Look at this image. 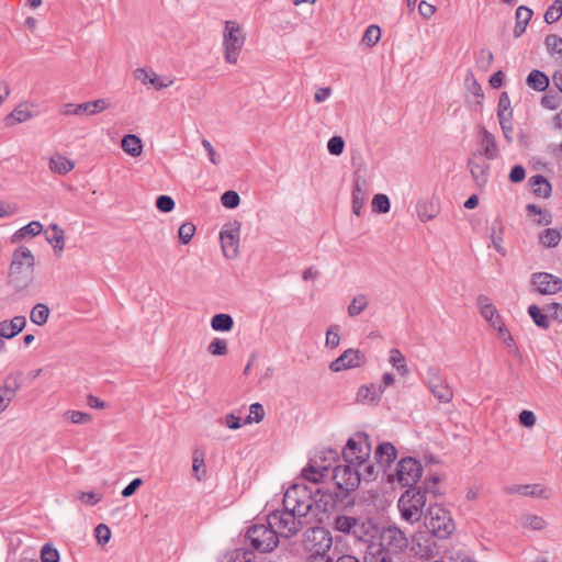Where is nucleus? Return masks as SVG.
<instances>
[{
    "label": "nucleus",
    "mask_w": 562,
    "mask_h": 562,
    "mask_svg": "<svg viewBox=\"0 0 562 562\" xmlns=\"http://www.w3.org/2000/svg\"><path fill=\"white\" fill-rule=\"evenodd\" d=\"M379 533L378 525L370 518L356 519L352 536L363 542H369Z\"/></svg>",
    "instance_id": "20"
},
{
    "label": "nucleus",
    "mask_w": 562,
    "mask_h": 562,
    "mask_svg": "<svg viewBox=\"0 0 562 562\" xmlns=\"http://www.w3.org/2000/svg\"><path fill=\"white\" fill-rule=\"evenodd\" d=\"M156 207L164 213H169L175 209V201L169 195H159L156 199Z\"/></svg>",
    "instance_id": "62"
},
{
    "label": "nucleus",
    "mask_w": 562,
    "mask_h": 562,
    "mask_svg": "<svg viewBox=\"0 0 562 562\" xmlns=\"http://www.w3.org/2000/svg\"><path fill=\"white\" fill-rule=\"evenodd\" d=\"M293 486H301L307 492L311 498L310 516H317L318 513H328L334 510L336 505L341 502L342 497L345 496L337 492H331L329 490H323L319 487L312 490L305 484H293Z\"/></svg>",
    "instance_id": "7"
},
{
    "label": "nucleus",
    "mask_w": 562,
    "mask_h": 562,
    "mask_svg": "<svg viewBox=\"0 0 562 562\" xmlns=\"http://www.w3.org/2000/svg\"><path fill=\"white\" fill-rule=\"evenodd\" d=\"M64 417L68 418L72 424H87L91 420V415L80 411H67Z\"/></svg>",
    "instance_id": "59"
},
{
    "label": "nucleus",
    "mask_w": 562,
    "mask_h": 562,
    "mask_svg": "<svg viewBox=\"0 0 562 562\" xmlns=\"http://www.w3.org/2000/svg\"><path fill=\"white\" fill-rule=\"evenodd\" d=\"M50 234L46 236L47 241L53 246L56 256H60L65 247V232L57 224L49 225Z\"/></svg>",
    "instance_id": "25"
},
{
    "label": "nucleus",
    "mask_w": 562,
    "mask_h": 562,
    "mask_svg": "<svg viewBox=\"0 0 562 562\" xmlns=\"http://www.w3.org/2000/svg\"><path fill=\"white\" fill-rule=\"evenodd\" d=\"M417 216L422 222H428L436 217L437 207L430 201L419 202L416 206Z\"/></svg>",
    "instance_id": "44"
},
{
    "label": "nucleus",
    "mask_w": 562,
    "mask_h": 562,
    "mask_svg": "<svg viewBox=\"0 0 562 562\" xmlns=\"http://www.w3.org/2000/svg\"><path fill=\"white\" fill-rule=\"evenodd\" d=\"M397 451L390 442L380 443L374 452V459L380 468L387 469L396 459Z\"/></svg>",
    "instance_id": "22"
},
{
    "label": "nucleus",
    "mask_w": 562,
    "mask_h": 562,
    "mask_svg": "<svg viewBox=\"0 0 562 562\" xmlns=\"http://www.w3.org/2000/svg\"><path fill=\"white\" fill-rule=\"evenodd\" d=\"M526 82L530 88L539 92L544 91L550 83L548 76L537 69L529 72Z\"/></svg>",
    "instance_id": "32"
},
{
    "label": "nucleus",
    "mask_w": 562,
    "mask_h": 562,
    "mask_svg": "<svg viewBox=\"0 0 562 562\" xmlns=\"http://www.w3.org/2000/svg\"><path fill=\"white\" fill-rule=\"evenodd\" d=\"M476 302L481 315L492 325V322H495L496 317L499 316L496 307L485 295H479Z\"/></svg>",
    "instance_id": "33"
},
{
    "label": "nucleus",
    "mask_w": 562,
    "mask_h": 562,
    "mask_svg": "<svg viewBox=\"0 0 562 562\" xmlns=\"http://www.w3.org/2000/svg\"><path fill=\"white\" fill-rule=\"evenodd\" d=\"M364 355L358 349H347L338 358L330 362L329 369L333 372H339L347 369H353L364 363Z\"/></svg>",
    "instance_id": "17"
},
{
    "label": "nucleus",
    "mask_w": 562,
    "mask_h": 562,
    "mask_svg": "<svg viewBox=\"0 0 562 562\" xmlns=\"http://www.w3.org/2000/svg\"><path fill=\"white\" fill-rule=\"evenodd\" d=\"M363 206H364V192H363L362 183H361L360 179H357L355 181L353 190H352V212L359 216L361 214V210L363 209Z\"/></svg>",
    "instance_id": "40"
},
{
    "label": "nucleus",
    "mask_w": 562,
    "mask_h": 562,
    "mask_svg": "<svg viewBox=\"0 0 562 562\" xmlns=\"http://www.w3.org/2000/svg\"><path fill=\"white\" fill-rule=\"evenodd\" d=\"M10 326V335L20 334L26 326V318L22 315L14 316L11 321H8Z\"/></svg>",
    "instance_id": "64"
},
{
    "label": "nucleus",
    "mask_w": 562,
    "mask_h": 562,
    "mask_svg": "<svg viewBox=\"0 0 562 562\" xmlns=\"http://www.w3.org/2000/svg\"><path fill=\"white\" fill-rule=\"evenodd\" d=\"M207 351L212 356H225L228 352L226 340L221 338H214L207 346Z\"/></svg>",
    "instance_id": "53"
},
{
    "label": "nucleus",
    "mask_w": 562,
    "mask_h": 562,
    "mask_svg": "<svg viewBox=\"0 0 562 562\" xmlns=\"http://www.w3.org/2000/svg\"><path fill=\"white\" fill-rule=\"evenodd\" d=\"M341 453L344 462L356 463L361 467L371 453L369 437L366 434H357L349 438Z\"/></svg>",
    "instance_id": "8"
},
{
    "label": "nucleus",
    "mask_w": 562,
    "mask_h": 562,
    "mask_svg": "<svg viewBox=\"0 0 562 562\" xmlns=\"http://www.w3.org/2000/svg\"><path fill=\"white\" fill-rule=\"evenodd\" d=\"M378 535H380V541L372 544L400 559V554L408 546L405 533L400 528L390 526L383 528Z\"/></svg>",
    "instance_id": "9"
},
{
    "label": "nucleus",
    "mask_w": 562,
    "mask_h": 562,
    "mask_svg": "<svg viewBox=\"0 0 562 562\" xmlns=\"http://www.w3.org/2000/svg\"><path fill=\"white\" fill-rule=\"evenodd\" d=\"M340 342L339 326L331 325L326 331L325 345L329 348H336Z\"/></svg>",
    "instance_id": "58"
},
{
    "label": "nucleus",
    "mask_w": 562,
    "mask_h": 562,
    "mask_svg": "<svg viewBox=\"0 0 562 562\" xmlns=\"http://www.w3.org/2000/svg\"><path fill=\"white\" fill-rule=\"evenodd\" d=\"M345 148V140L341 136H333L327 143V149L330 155L339 156Z\"/></svg>",
    "instance_id": "57"
},
{
    "label": "nucleus",
    "mask_w": 562,
    "mask_h": 562,
    "mask_svg": "<svg viewBox=\"0 0 562 562\" xmlns=\"http://www.w3.org/2000/svg\"><path fill=\"white\" fill-rule=\"evenodd\" d=\"M240 227L238 224H229L220 233L223 254L228 259L238 256Z\"/></svg>",
    "instance_id": "14"
},
{
    "label": "nucleus",
    "mask_w": 562,
    "mask_h": 562,
    "mask_svg": "<svg viewBox=\"0 0 562 562\" xmlns=\"http://www.w3.org/2000/svg\"><path fill=\"white\" fill-rule=\"evenodd\" d=\"M234 326V319L229 314H215L211 319V327L215 331H229Z\"/></svg>",
    "instance_id": "37"
},
{
    "label": "nucleus",
    "mask_w": 562,
    "mask_h": 562,
    "mask_svg": "<svg viewBox=\"0 0 562 562\" xmlns=\"http://www.w3.org/2000/svg\"><path fill=\"white\" fill-rule=\"evenodd\" d=\"M121 147L132 157H138L143 153L142 139L134 134L125 135L121 140Z\"/></svg>",
    "instance_id": "27"
},
{
    "label": "nucleus",
    "mask_w": 562,
    "mask_h": 562,
    "mask_svg": "<svg viewBox=\"0 0 562 562\" xmlns=\"http://www.w3.org/2000/svg\"><path fill=\"white\" fill-rule=\"evenodd\" d=\"M333 479L340 491H355L361 482L360 465L347 462L338 464L333 470Z\"/></svg>",
    "instance_id": "12"
},
{
    "label": "nucleus",
    "mask_w": 562,
    "mask_h": 562,
    "mask_svg": "<svg viewBox=\"0 0 562 562\" xmlns=\"http://www.w3.org/2000/svg\"><path fill=\"white\" fill-rule=\"evenodd\" d=\"M305 547L312 557L324 558L333 544L330 533L323 527H310L304 533Z\"/></svg>",
    "instance_id": "10"
},
{
    "label": "nucleus",
    "mask_w": 562,
    "mask_h": 562,
    "mask_svg": "<svg viewBox=\"0 0 562 562\" xmlns=\"http://www.w3.org/2000/svg\"><path fill=\"white\" fill-rule=\"evenodd\" d=\"M480 146L481 149L475 153L482 154L487 160H494L497 158L498 149L495 136L485 127L480 130Z\"/></svg>",
    "instance_id": "21"
},
{
    "label": "nucleus",
    "mask_w": 562,
    "mask_h": 562,
    "mask_svg": "<svg viewBox=\"0 0 562 562\" xmlns=\"http://www.w3.org/2000/svg\"><path fill=\"white\" fill-rule=\"evenodd\" d=\"M389 362L400 375L405 376L408 374L409 370L406 366L405 357L398 349L394 348L390 350Z\"/></svg>",
    "instance_id": "38"
},
{
    "label": "nucleus",
    "mask_w": 562,
    "mask_h": 562,
    "mask_svg": "<svg viewBox=\"0 0 562 562\" xmlns=\"http://www.w3.org/2000/svg\"><path fill=\"white\" fill-rule=\"evenodd\" d=\"M493 61V54L488 49H481L476 59V65L480 69L486 70Z\"/></svg>",
    "instance_id": "63"
},
{
    "label": "nucleus",
    "mask_w": 562,
    "mask_h": 562,
    "mask_svg": "<svg viewBox=\"0 0 562 562\" xmlns=\"http://www.w3.org/2000/svg\"><path fill=\"white\" fill-rule=\"evenodd\" d=\"M356 519V517L338 515L334 519V528L341 533L352 536Z\"/></svg>",
    "instance_id": "39"
},
{
    "label": "nucleus",
    "mask_w": 562,
    "mask_h": 562,
    "mask_svg": "<svg viewBox=\"0 0 562 562\" xmlns=\"http://www.w3.org/2000/svg\"><path fill=\"white\" fill-rule=\"evenodd\" d=\"M110 106L105 99H97L79 104L66 103L63 105L61 113L65 115H95Z\"/></svg>",
    "instance_id": "16"
},
{
    "label": "nucleus",
    "mask_w": 562,
    "mask_h": 562,
    "mask_svg": "<svg viewBox=\"0 0 562 562\" xmlns=\"http://www.w3.org/2000/svg\"><path fill=\"white\" fill-rule=\"evenodd\" d=\"M381 37V29L378 25H370L367 27L363 36H362V44L368 47H373Z\"/></svg>",
    "instance_id": "47"
},
{
    "label": "nucleus",
    "mask_w": 562,
    "mask_h": 562,
    "mask_svg": "<svg viewBox=\"0 0 562 562\" xmlns=\"http://www.w3.org/2000/svg\"><path fill=\"white\" fill-rule=\"evenodd\" d=\"M524 496L530 497H543L548 498L547 488L541 484H525L522 485V494Z\"/></svg>",
    "instance_id": "52"
},
{
    "label": "nucleus",
    "mask_w": 562,
    "mask_h": 562,
    "mask_svg": "<svg viewBox=\"0 0 562 562\" xmlns=\"http://www.w3.org/2000/svg\"><path fill=\"white\" fill-rule=\"evenodd\" d=\"M21 387V373H10L0 386V414L7 409Z\"/></svg>",
    "instance_id": "19"
},
{
    "label": "nucleus",
    "mask_w": 562,
    "mask_h": 562,
    "mask_svg": "<svg viewBox=\"0 0 562 562\" xmlns=\"http://www.w3.org/2000/svg\"><path fill=\"white\" fill-rule=\"evenodd\" d=\"M35 258L32 251L21 246L12 255V261L9 267L8 283L14 291L26 290L33 282Z\"/></svg>",
    "instance_id": "2"
},
{
    "label": "nucleus",
    "mask_w": 562,
    "mask_h": 562,
    "mask_svg": "<svg viewBox=\"0 0 562 562\" xmlns=\"http://www.w3.org/2000/svg\"><path fill=\"white\" fill-rule=\"evenodd\" d=\"M531 16H532L531 9H529L525 5H520L517 8L516 24H515V27L513 31L515 37H519L522 35V33L526 31V27H527Z\"/></svg>",
    "instance_id": "26"
},
{
    "label": "nucleus",
    "mask_w": 562,
    "mask_h": 562,
    "mask_svg": "<svg viewBox=\"0 0 562 562\" xmlns=\"http://www.w3.org/2000/svg\"><path fill=\"white\" fill-rule=\"evenodd\" d=\"M562 16V1L555 0L553 3L547 9L544 13V21L548 24L554 23L560 20Z\"/></svg>",
    "instance_id": "48"
},
{
    "label": "nucleus",
    "mask_w": 562,
    "mask_h": 562,
    "mask_svg": "<svg viewBox=\"0 0 562 562\" xmlns=\"http://www.w3.org/2000/svg\"><path fill=\"white\" fill-rule=\"evenodd\" d=\"M383 389L381 385L370 384L362 385L357 392V400L362 403H372L379 400Z\"/></svg>",
    "instance_id": "30"
},
{
    "label": "nucleus",
    "mask_w": 562,
    "mask_h": 562,
    "mask_svg": "<svg viewBox=\"0 0 562 562\" xmlns=\"http://www.w3.org/2000/svg\"><path fill=\"white\" fill-rule=\"evenodd\" d=\"M246 36L241 27L235 21H226L223 34V47L225 60L235 65L244 47Z\"/></svg>",
    "instance_id": "6"
},
{
    "label": "nucleus",
    "mask_w": 562,
    "mask_h": 562,
    "mask_svg": "<svg viewBox=\"0 0 562 562\" xmlns=\"http://www.w3.org/2000/svg\"><path fill=\"white\" fill-rule=\"evenodd\" d=\"M369 297L364 293L357 294L347 307V313L350 317H357L369 306Z\"/></svg>",
    "instance_id": "34"
},
{
    "label": "nucleus",
    "mask_w": 562,
    "mask_h": 562,
    "mask_svg": "<svg viewBox=\"0 0 562 562\" xmlns=\"http://www.w3.org/2000/svg\"><path fill=\"white\" fill-rule=\"evenodd\" d=\"M41 560L42 562H58L59 552L57 551V549L46 543L43 546L41 550Z\"/></svg>",
    "instance_id": "60"
},
{
    "label": "nucleus",
    "mask_w": 562,
    "mask_h": 562,
    "mask_svg": "<svg viewBox=\"0 0 562 562\" xmlns=\"http://www.w3.org/2000/svg\"><path fill=\"white\" fill-rule=\"evenodd\" d=\"M32 116V112L26 106L19 105L5 117V123L7 125L23 123Z\"/></svg>",
    "instance_id": "42"
},
{
    "label": "nucleus",
    "mask_w": 562,
    "mask_h": 562,
    "mask_svg": "<svg viewBox=\"0 0 562 562\" xmlns=\"http://www.w3.org/2000/svg\"><path fill=\"white\" fill-rule=\"evenodd\" d=\"M426 379L430 392L438 401L442 403H449L452 401L453 392L438 368L429 367Z\"/></svg>",
    "instance_id": "13"
},
{
    "label": "nucleus",
    "mask_w": 562,
    "mask_h": 562,
    "mask_svg": "<svg viewBox=\"0 0 562 562\" xmlns=\"http://www.w3.org/2000/svg\"><path fill=\"white\" fill-rule=\"evenodd\" d=\"M529 186L532 189V192L542 198H549L551 194V183L548 179L542 175H535L529 179Z\"/></svg>",
    "instance_id": "28"
},
{
    "label": "nucleus",
    "mask_w": 562,
    "mask_h": 562,
    "mask_svg": "<svg viewBox=\"0 0 562 562\" xmlns=\"http://www.w3.org/2000/svg\"><path fill=\"white\" fill-rule=\"evenodd\" d=\"M265 417V409L260 403H254L249 407V415L245 423L250 424L252 422L260 423Z\"/></svg>",
    "instance_id": "55"
},
{
    "label": "nucleus",
    "mask_w": 562,
    "mask_h": 562,
    "mask_svg": "<svg viewBox=\"0 0 562 562\" xmlns=\"http://www.w3.org/2000/svg\"><path fill=\"white\" fill-rule=\"evenodd\" d=\"M426 505L425 493L422 488L405 491L398 499V509L404 520L414 524L423 516V508Z\"/></svg>",
    "instance_id": "5"
},
{
    "label": "nucleus",
    "mask_w": 562,
    "mask_h": 562,
    "mask_svg": "<svg viewBox=\"0 0 562 562\" xmlns=\"http://www.w3.org/2000/svg\"><path fill=\"white\" fill-rule=\"evenodd\" d=\"M531 283L540 294L551 295L562 291V279L548 272L533 273Z\"/></svg>",
    "instance_id": "18"
},
{
    "label": "nucleus",
    "mask_w": 562,
    "mask_h": 562,
    "mask_svg": "<svg viewBox=\"0 0 562 562\" xmlns=\"http://www.w3.org/2000/svg\"><path fill=\"white\" fill-rule=\"evenodd\" d=\"M440 481H441V479L438 474H432L424 481L423 486H420L419 488H422V493H425V495L426 494H431L434 496L440 495L441 494V491L439 487Z\"/></svg>",
    "instance_id": "45"
},
{
    "label": "nucleus",
    "mask_w": 562,
    "mask_h": 562,
    "mask_svg": "<svg viewBox=\"0 0 562 562\" xmlns=\"http://www.w3.org/2000/svg\"><path fill=\"white\" fill-rule=\"evenodd\" d=\"M497 117L499 122L508 123L513 120V110L510 99L507 92H503L498 99Z\"/></svg>",
    "instance_id": "35"
},
{
    "label": "nucleus",
    "mask_w": 562,
    "mask_h": 562,
    "mask_svg": "<svg viewBox=\"0 0 562 562\" xmlns=\"http://www.w3.org/2000/svg\"><path fill=\"white\" fill-rule=\"evenodd\" d=\"M528 314L538 327L547 329L550 326L548 315L543 314L537 305H530Z\"/></svg>",
    "instance_id": "46"
},
{
    "label": "nucleus",
    "mask_w": 562,
    "mask_h": 562,
    "mask_svg": "<svg viewBox=\"0 0 562 562\" xmlns=\"http://www.w3.org/2000/svg\"><path fill=\"white\" fill-rule=\"evenodd\" d=\"M328 471V467H316L313 464H308L305 469L302 471V476L304 480L313 483L312 490H315L316 484L319 483L323 477L325 476V472Z\"/></svg>",
    "instance_id": "31"
},
{
    "label": "nucleus",
    "mask_w": 562,
    "mask_h": 562,
    "mask_svg": "<svg viewBox=\"0 0 562 562\" xmlns=\"http://www.w3.org/2000/svg\"><path fill=\"white\" fill-rule=\"evenodd\" d=\"M423 473V467L420 462L414 458H403L395 468L394 474H389V481L395 480L402 486H413L417 483Z\"/></svg>",
    "instance_id": "11"
},
{
    "label": "nucleus",
    "mask_w": 562,
    "mask_h": 562,
    "mask_svg": "<svg viewBox=\"0 0 562 562\" xmlns=\"http://www.w3.org/2000/svg\"><path fill=\"white\" fill-rule=\"evenodd\" d=\"M390 200L385 194L378 193L372 200V210L376 213H387L390 211Z\"/></svg>",
    "instance_id": "51"
},
{
    "label": "nucleus",
    "mask_w": 562,
    "mask_h": 562,
    "mask_svg": "<svg viewBox=\"0 0 562 562\" xmlns=\"http://www.w3.org/2000/svg\"><path fill=\"white\" fill-rule=\"evenodd\" d=\"M75 168V162L64 157L60 154H56L49 159V169L58 175H66Z\"/></svg>",
    "instance_id": "29"
},
{
    "label": "nucleus",
    "mask_w": 562,
    "mask_h": 562,
    "mask_svg": "<svg viewBox=\"0 0 562 562\" xmlns=\"http://www.w3.org/2000/svg\"><path fill=\"white\" fill-rule=\"evenodd\" d=\"M192 472L198 481H202L206 474L203 454L198 453V451L193 456Z\"/></svg>",
    "instance_id": "50"
},
{
    "label": "nucleus",
    "mask_w": 562,
    "mask_h": 562,
    "mask_svg": "<svg viewBox=\"0 0 562 562\" xmlns=\"http://www.w3.org/2000/svg\"><path fill=\"white\" fill-rule=\"evenodd\" d=\"M251 547L262 553L273 551L279 544V537L269 524H255L246 532Z\"/></svg>",
    "instance_id": "4"
},
{
    "label": "nucleus",
    "mask_w": 562,
    "mask_h": 562,
    "mask_svg": "<svg viewBox=\"0 0 562 562\" xmlns=\"http://www.w3.org/2000/svg\"><path fill=\"white\" fill-rule=\"evenodd\" d=\"M282 503L283 509L270 513L267 522L273 527L278 537L292 538L312 522L311 498L303 487L291 485Z\"/></svg>",
    "instance_id": "1"
},
{
    "label": "nucleus",
    "mask_w": 562,
    "mask_h": 562,
    "mask_svg": "<svg viewBox=\"0 0 562 562\" xmlns=\"http://www.w3.org/2000/svg\"><path fill=\"white\" fill-rule=\"evenodd\" d=\"M222 204L227 209H235L240 203V198L237 192L228 190L221 196Z\"/></svg>",
    "instance_id": "56"
},
{
    "label": "nucleus",
    "mask_w": 562,
    "mask_h": 562,
    "mask_svg": "<svg viewBox=\"0 0 562 562\" xmlns=\"http://www.w3.org/2000/svg\"><path fill=\"white\" fill-rule=\"evenodd\" d=\"M194 233L195 226L190 222H186L179 227L178 237L183 245H187L192 239Z\"/></svg>",
    "instance_id": "54"
},
{
    "label": "nucleus",
    "mask_w": 562,
    "mask_h": 562,
    "mask_svg": "<svg viewBox=\"0 0 562 562\" xmlns=\"http://www.w3.org/2000/svg\"><path fill=\"white\" fill-rule=\"evenodd\" d=\"M43 225L37 221H32L22 228L18 229L12 236V243L22 240L26 235L37 236L41 234Z\"/></svg>",
    "instance_id": "36"
},
{
    "label": "nucleus",
    "mask_w": 562,
    "mask_h": 562,
    "mask_svg": "<svg viewBox=\"0 0 562 562\" xmlns=\"http://www.w3.org/2000/svg\"><path fill=\"white\" fill-rule=\"evenodd\" d=\"M398 558L393 554L383 551L381 548H378L370 543L367 548L363 562H396Z\"/></svg>",
    "instance_id": "24"
},
{
    "label": "nucleus",
    "mask_w": 562,
    "mask_h": 562,
    "mask_svg": "<svg viewBox=\"0 0 562 562\" xmlns=\"http://www.w3.org/2000/svg\"><path fill=\"white\" fill-rule=\"evenodd\" d=\"M95 539L99 544H106L111 539V530L104 524H99L94 529Z\"/></svg>",
    "instance_id": "61"
},
{
    "label": "nucleus",
    "mask_w": 562,
    "mask_h": 562,
    "mask_svg": "<svg viewBox=\"0 0 562 562\" xmlns=\"http://www.w3.org/2000/svg\"><path fill=\"white\" fill-rule=\"evenodd\" d=\"M425 526L438 539H447L454 530V522L448 509L430 505L425 515Z\"/></svg>",
    "instance_id": "3"
},
{
    "label": "nucleus",
    "mask_w": 562,
    "mask_h": 562,
    "mask_svg": "<svg viewBox=\"0 0 562 562\" xmlns=\"http://www.w3.org/2000/svg\"><path fill=\"white\" fill-rule=\"evenodd\" d=\"M49 316V308L42 303H37L33 306L30 313V319L35 325L42 326L44 325Z\"/></svg>",
    "instance_id": "43"
},
{
    "label": "nucleus",
    "mask_w": 562,
    "mask_h": 562,
    "mask_svg": "<svg viewBox=\"0 0 562 562\" xmlns=\"http://www.w3.org/2000/svg\"><path fill=\"white\" fill-rule=\"evenodd\" d=\"M521 526L531 530H542L546 527V520L536 515H526L521 518Z\"/></svg>",
    "instance_id": "49"
},
{
    "label": "nucleus",
    "mask_w": 562,
    "mask_h": 562,
    "mask_svg": "<svg viewBox=\"0 0 562 562\" xmlns=\"http://www.w3.org/2000/svg\"><path fill=\"white\" fill-rule=\"evenodd\" d=\"M468 167L473 181L477 187H484L488 181L490 164L480 153L473 151L468 159Z\"/></svg>",
    "instance_id": "15"
},
{
    "label": "nucleus",
    "mask_w": 562,
    "mask_h": 562,
    "mask_svg": "<svg viewBox=\"0 0 562 562\" xmlns=\"http://www.w3.org/2000/svg\"><path fill=\"white\" fill-rule=\"evenodd\" d=\"M134 77L144 85H153L156 89L167 88L173 83V80L166 81L165 79L157 76L155 72H148L145 68L135 69Z\"/></svg>",
    "instance_id": "23"
},
{
    "label": "nucleus",
    "mask_w": 562,
    "mask_h": 562,
    "mask_svg": "<svg viewBox=\"0 0 562 562\" xmlns=\"http://www.w3.org/2000/svg\"><path fill=\"white\" fill-rule=\"evenodd\" d=\"M561 240V234L555 228H547L539 235V241L543 247L553 248L559 245Z\"/></svg>",
    "instance_id": "41"
}]
</instances>
